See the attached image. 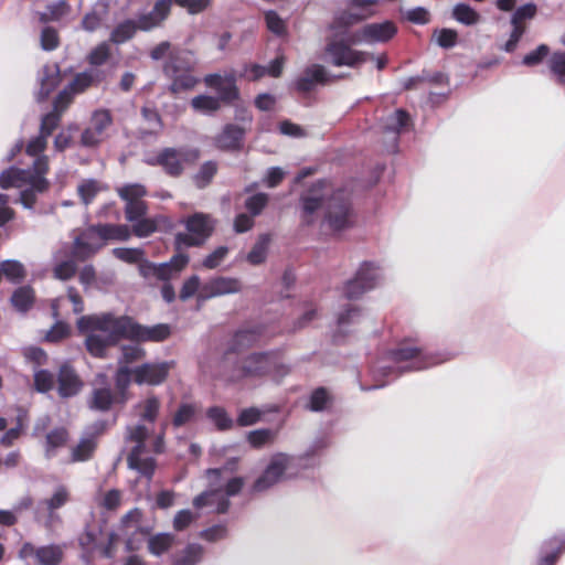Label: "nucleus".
I'll return each mask as SVG.
<instances>
[{
  "mask_svg": "<svg viewBox=\"0 0 565 565\" xmlns=\"http://www.w3.org/2000/svg\"><path fill=\"white\" fill-rule=\"evenodd\" d=\"M77 328L81 332L88 333L86 349L97 358H103L106 349L121 339L160 342L171 333L168 324L141 326L128 316H115L110 312L82 316L77 320Z\"/></svg>",
  "mask_w": 565,
  "mask_h": 565,
  "instance_id": "f257e3e1",
  "label": "nucleus"
},
{
  "mask_svg": "<svg viewBox=\"0 0 565 565\" xmlns=\"http://www.w3.org/2000/svg\"><path fill=\"white\" fill-rule=\"evenodd\" d=\"M299 218L302 226H318L322 232H340L353 224V213L347 193L335 192L326 181H318L299 199Z\"/></svg>",
  "mask_w": 565,
  "mask_h": 565,
  "instance_id": "f03ea898",
  "label": "nucleus"
},
{
  "mask_svg": "<svg viewBox=\"0 0 565 565\" xmlns=\"http://www.w3.org/2000/svg\"><path fill=\"white\" fill-rule=\"evenodd\" d=\"M47 145V137L40 134L26 145V153L36 157L30 169L9 168L0 174V186L2 189H21L19 201L25 209H32L36 202L38 194L49 189V181L45 174L49 171V159L46 156L38 157L44 151Z\"/></svg>",
  "mask_w": 565,
  "mask_h": 565,
  "instance_id": "7ed1b4c3",
  "label": "nucleus"
},
{
  "mask_svg": "<svg viewBox=\"0 0 565 565\" xmlns=\"http://www.w3.org/2000/svg\"><path fill=\"white\" fill-rule=\"evenodd\" d=\"M223 369L225 380L231 383L264 376H271L278 381L289 373V367L284 363L279 351L254 352L234 363L224 358Z\"/></svg>",
  "mask_w": 565,
  "mask_h": 565,
  "instance_id": "20e7f679",
  "label": "nucleus"
},
{
  "mask_svg": "<svg viewBox=\"0 0 565 565\" xmlns=\"http://www.w3.org/2000/svg\"><path fill=\"white\" fill-rule=\"evenodd\" d=\"M235 469L236 460L233 459L223 468L207 470L210 488L193 499L194 508L211 507L217 513H225L230 507V497L237 494L244 486L243 478L228 477Z\"/></svg>",
  "mask_w": 565,
  "mask_h": 565,
  "instance_id": "39448f33",
  "label": "nucleus"
},
{
  "mask_svg": "<svg viewBox=\"0 0 565 565\" xmlns=\"http://www.w3.org/2000/svg\"><path fill=\"white\" fill-rule=\"evenodd\" d=\"M450 358L447 354L433 353L408 343H402L396 350L391 352V360L396 363L408 362L404 366L382 365L373 371V377L377 382L370 387H362V390H374L383 387L387 382L382 381V377L396 373V376L408 371H419L437 364H440Z\"/></svg>",
  "mask_w": 565,
  "mask_h": 565,
  "instance_id": "423d86ee",
  "label": "nucleus"
},
{
  "mask_svg": "<svg viewBox=\"0 0 565 565\" xmlns=\"http://www.w3.org/2000/svg\"><path fill=\"white\" fill-rule=\"evenodd\" d=\"M324 60L337 67L349 66L352 68L360 67L372 60L376 62V67L380 71L386 66L388 61L386 54L375 57L369 52L354 50L344 41L335 39L329 40L324 46Z\"/></svg>",
  "mask_w": 565,
  "mask_h": 565,
  "instance_id": "0eeeda50",
  "label": "nucleus"
},
{
  "mask_svg": "<svg viewBox=\"0 0 565 565\" xmlns=\"http://www.w3.org/2000/svg\"><path fill=\"white\" fill-rule=\"evenodd\" d=\"M149 429L143 424H136L126 428L125 439L127 443H134L127 457L128 467L139 471L142 476L151 478L156 461L147 455L146 440L149 437Z\"/></svg>",
  "mask_w": 565,
  "mask_h": 565,
  "instance_id": "6e6552de",
  "label": "nucleus"
},
{
  "mask_svg": "<svg viewBox=\"0 0 565 565\" xmlns=\"http://www.w3.org/2000/svg\"><path fill=\"white\" fill-rule=\"evenodd\" d=\"M296 458L287 454H275L265 471L257 478L253 486L255 492H263L275 486L276 483L291 478L296 475Z\"/></svg>",
  "mask_w": 565,
  "mask_h": 565,
  "instance_id": "1a4fd4ad",
  "label": "nucleus"
},
{
  "mask_svg": "<svg viewBox=\"0 0 565 565\" xmlns=\"http://www.w3.org/2000/svg\"><path fill=\"white\" fill-rule=\"evenodd\" d=\"M200 157L198 149L164 148L157 156L147 159L150 166H159L170 177H179L188 164L194 163Z\"/></svg>",
  "mask_w": 565,
  "mask_h": 565,
  "instance_id": "9d476101",
  "label": "nucleus"
},
{
  "mask_svg": "<svg viewBox=\"0 0 565 565\" xmlns=\"http://www.w3.org/2000/svg\"><path fill=\"white\" fill-rule=\"evenodd\" d=\"M186 233L175 235L178 248L200 246L211 236L214 230V222L207 214L195 213L185 221Z\"/></svg>",
  "mask_w": 565,
  "mask_h": 565,
  "instance_id": "9b49d317",
  "label": "nucleus"
},
{
  "mask_svg": "<svg viewBox=\"0 0 565 565\" xmlns=\"http://www.w3.org/2000/svg\"><path fill=\"white\" fill-rule=\"evenodd\" d=\"M397 32L392 21H383L380 23H367L362 28L353 31L348 36L347 44H374L390 41Z\"/></svg>",
  "mask_w": 565,
  "mask_h": 565,
  "instance_id": "f8f14e48",
  "label": "nucleus"
},
{
  "mask_svg": "<svg viewBox=\"0 0 565 565\" xmlns=\"http://www.w3.org/2000/svg\"><path fill=\"white\" fill-rule=\"evenodd\" d=\"M114 404H119V398L111 390L108 376L105 373L96 374L92 382L87 406L89 409L105 413L110 411Z\"/></svg>",
  "mask_w": 565,
  "mask_h": 565,
  "instance_id": "ddd939ff",
  "label": "nucleus"
},
{
  "mask_svg": "<svg viewBox=\"0 0 565 565\" xmlns=\"http://www.w3.org/2000/svg\"><path fill=\"white\" fill-rule=\"evenodd\" d=\"M105 245L100 225H93L83 230L74 237L72 256L77 260H86L95 255Z\"/></svg>",
  "mask_w": 565,
  "mask_h": 565,
  "instance_id": "4468645a",
  "label": "nucleus"
},
{
  "mask_svg": "<svg viewBox=\"0 0 565 565\" xmlns=\"http://www.w3.org/2000/svg\"><path fill=\"white\" fill-rule=\"evenodd\" d=\"M381 278L379 268L373 263L365 262L361 265L353 279L347 282L344 295L348 299L361 297L364 292L373 289Z\"/></svg>",
  "mask_w": 565,
  "mask_h": 565,
  "instance_id": "2eb2a0df",
  "label": "nucleus"
},
{
  "mask_svg": "<svg viewBox=\"0 0 565 565\" xmlns=\"http://www.w3.org/2000/svg\"><path fill=\"white\" fill-rule=\"evenodd\" d=\"M189 263V257L184 254H178L169 263L153 264L149 262H141L139 270L146 279L156 278L161 281H169L177 277L179 273Z\"/></svg>",
  "mask_w": 565,
  "mask_h": 565,
  "instance_id": "dca6fc26",
  "label": "nucleus"
},
{
  "mask_svg": "<svg viewBox=\"0 0 565 565\" xmlns=\"http://www.w3.org/2000/svg\"><path fill=\"white\" fill-rule=\"evenodd\" d=\"M411 126L409 115L403 109H396L381 119V129L388 151L396 150L399 134Z\"/></svg>",
  "mask_w": 565,
  "mask_h": 565,
  "instance_id": "f3484780",
  "label": "nucleus"
},
{
  "mask_svg": "<svg viewBox=\"0 0 565 565\" xmlns=\"http://www.w3.org/2000/svg\"><path fill=\"white\" fill-rule=\"evenodd\" d=\"M113 124L110 111L98 109L93 113L88 127L82 132L81 142L85 147H95L107 137Z\"/></svg>",
  "mask_w": 565,
  "mask_h": 565,
  "instance_id": "a211bd4d",
  "label": "nucleus"
},
{
  "mask_svg": "<svg viewBox=\"0 0 565 565\" xmlns=\"http://www.w3.org/2000/svg\"><path fill=\"white\" fill-rule=\"evenodd\" d=\"M19 557L24 561L33 558L36 565H58L63 559V550L55 544L36 547L25 542L19 551Z\"/></svg>",
  "mask_w": 565,
  "mask_h": 565,
  "instance_id": "6ab92c4d",
  "label": "nucleus"
},
{
  "mask_svg": "<svg viewBox=\"0 0 565 565\" xmlns=\"http://www.w3.org/2000/svg\"><path fill=\"white\" fill-rule=\"evenodd\" d=\"M173 362L143 363L134 369V381L138 385H160L166 381Z\"/></svg>",
  "mask_w": 565,
  "mask_h": 565,
  "instance_id": "aec40b11",
  "label": "nucleus"
},
{
  "mask_svg": "<svg viewBox=\"0 0 565 565\" xmlns=\"http://www.w3.org/2000/svg\"><path fill=\"white\" fill-rule=\"evenodd\" d=\"M173 0H157L152 9L137 15L139 30L143 32L162 26L169 18Z\"/></svg>",
  "mask_w": 565,
  "mask_h": 565,
  "instance_id": "412c9836",
  "label": "nucleus"
},
{
  "mask_svg": "<svg viewBox=\"0 0 565 565\" xmlns=\"http://www.w3.org/2000/svg\"><path fill=\"white\" fill-rule=\"evenodd\" d=\"M242 284L238 279L232 277H215L202 285L199 294V300L204 301L214 297L241 291Z\"/></svg>",
  "mask_w": 565,
  "mask_h": 565,
  "instance_id": "4be33fe9",
  "label": "nucleus"
},
{
  "mask_svg": "<svg viewBox=\"0 0 565 565\" xmlns=\"http://www.w3.org/2000/svg\"><path fill=\"white\" fill-rule=\"evenodd\" d=\"M204 83L217 92L220 102L231 103L239 96L236 78L233 74L225 76L210 74L205 76Z\"/></svg>",
  "mask_w": 565,
  "mask_h": 565,
  "instance_id": "5701e85b",
  "label": "nucleus"
},
{
  "mask_svg": "<svg viewBox=\"0 0 565 565\" xmlns=\"http://www.w3.org/2000/svg\"><path fill=\"white\" fill-rule=\"evenodd\" d=\"M247 127L227 124L221 132L215 136L214 142L218 149L227 151L241 150L244 145V138Z\"/></svg>",
  "mask_w": 565,
  "mask_h": 565,
  "instance_id": "b1692460",
  "label": "nucleus"
},
{
  "mask_svg": "<svg viewBox=\"0 0 565 565\" xmlns=\"http://www.w3.org/2000/svg\"><path fill=\"white\" fill-rule=\"evenodd\" d=\"M141 511L134 509L125 514L121 519L122 535L126 536V548L128 551H135L139 547V543L135 539L136 534H148V530L143 529L141 525Z\"/></svg>",
  "mask_w": 565,
  "mask_h": 565,
  "instance_id": "393cba45",
  "label": "nucleus"
},
{
  "mask_svg": "<svg viewBox=\"0 0 565 565\" xmlns=\"http://www.w3.org/2000/svg\"><path fill=\"white\" fill-rule=\"evenodd\" d=\"M68 105L70 92L62 90L54 100L53 110L42 117L40 134L49 138L58 126L62 113L68 107Z\"/></svg>",
  "mask_w": 565,
  "mask_h": 565,
  "instance_id": "a878e982",
  "label": "nucleus"
},
{
  "mask_svg": "<svg viewBox=\"0 0 565 565\" xmlns=\"http://www.w3.org/2000/svg\"><path fill=\"white\" fill-rule=\"evenodd\" d=\"M367 15L369 13H358L351 10H344L342 12H339L329 25L330 30L334 31V34L328 38L327 41L335 39L348 42V36L350 35V33L348 34L345 30L351 25L364 20ZM328 42H326V44Z\"/></svg>",
  "mask_w": 565,
  "mask_h": 565,
  "instance_id": "bb28decb",
  "label": "nucleus"
},
{
  "mask_svg": "<svg viewBox=\"0 0 565 565\" xmlns=\"http://www.w3.org/2000/svg\"><path fill=\"white\" fill-rule=\"evenodd\" d=\"M330 81L327 70L320 64L308 66L296 79V89L300 93H309L318 84H326Z\"/></svg>",
  "mask_w": 565,
  "mask_h": 565,
  "instance_id": "cd10ccee",
  "label": "nucleus"
},
{
  "mask_svg": "<svg viewBox=\"0 0 565 565\" xmlns=\"http://www.w3.org/2000/svg\"><path fill=\"white\" fill-rule=\"evenodd\" d=\"M263 337V330L259 327L243 328L233 335L225 358L231 353L245 351L257 344Z\"/></svg>",
  "mask_w": 565,
  "mask_h": 565,
  "instance_id": "c85d7f7f",
  "label": "nucleus"
},
{
  "mask_svg": "<svg viewBox=\"0 0 565 565\" xmlns=\"http://www.w3.org/2000/svg\"><path fill=\"white\" fill-rule=\"evenodd\" d=\"M58 394L61 397L67 398L75 396L83 387V382L70 364H63L60 367L58 376Z\"/></svg>",
  "mask_w": 565,
  "mask_h": 565,
  "instance_id": "c756f323",
  "label": "nucleus"
},
{
  "mask_svg": "<svg viewBox=\"0 0 565 565\" xmlns=\"http://www.w3.org/2000/svg\"><path fill=\"white\" fill-rule=\"evenodd\" d=\"M40 89L36 99L42 102L55 89L60 83V67L57 64L44 65L39 73Z\"/></svg>",
  "mask_w": 565,
  "mask_h": 565,
  "instance_id": "7c9ffc66",
  "label": "nucleus"
},
{
  "mask_svg": "<svg viewBox=\"0 0 565 565\" xmlns=\"http://www.w3.org/2000/svg\"><path fill=\"white\" fill-rule=\"evenodd\" d=\"M195 64L194 55L190 51L177 50L170 54L169 61L166 63L163 70L166 75L175 74L179 72L193 71Z\"/></svg>",
  "mask_w": 565,
  "mask_h": 565,
  "instance_id": "2f4dec72",
  "label": "nucleus"
},
{
  "mask_svg": "<svg viewBox=\"0 0 565 565\" xmlns=\"http://www.w3.org/2000/svg\"><path fill=\"white\" fill-rule=\"evenodd\" d=\"M161 408V401L151 394L132 406L134 415L142 422L154 423Z\"/></svg>",
  "mask_w": 565,
  "mask_h": 565,
  "instance_id": "473e14b6",
  "label": "nucleus"
},
{
  "mask_svg": "<svg viewBox=\"0 0 565 565\" xmlns=\"http://www.w3.org/2000/svg\"><path fill=\"white\" fill-rule=\"evenodd\" d=\"M35 300V294L31 286H22L15 289L11 296V305L13 308L21 312L25 313L28 312Z\"/></svg>",
  "mask_w": 565,
  "mask_h": 565,
  "instance_id": "72a5a7b5",
  "label": "nucleus"
},
{
  "mask_svg": "<svg viewBox=\"0 0 565 565\" xmlns=\"http://www.w3.org/2000/svg\"><path fill=\"white\" fill-rule=\"evenodd\" d=\"M131 376H134V370H130L127 365L118 367L115 373V387L114 392L118 398L119 404H125L129 399L128 388L131 383Z\"/></svg>",
  "mask_w": 565,
  "mask_h": 565,
  "instance_id": "f704fd0d",
  "label": "nucleus"
},
{
  "mask_svg": "<svg viewBox=\"0 0 565 565\" xmlns=\"http://www.w3.org/2000/svg\"><path fill=\"white\" fill-rule=\"evenodd\" d=\"M139 30L138 20H125L116 25V28L110 33V41L116 44L125 43L130 40L136 31Z\"/></svg>",
  "mask_w": 565,
  "mask_h": 565,
  "instance_id": "c9c22d12",
  "label": "nucleus"
},
{
  "mask_svg": "<svg viewBox=\"0 0 565 565\" xmlns=\"http://www.w3.org/2000/svg\"><path fill=\"white\" fill-rule=\"evenodd\" d=\"M193 71L179 72L175 74H167L172 83L169 87L171 93L178 94L183 90L192 89L199 79L192 74Z\"/></svg>",
  "mask_w": 565,
  "mask_h": 565,
  "instance_id": "e433bc0d",
  "label": "nucleus"
},
{
  "mask_svg": "<svg viewBox=\"0 0 565 565\" xmlns=\"http://www.w3.org/2000/svg\"><path fill=\"white\" fill-rule=\"evenodd\" d=\"M3 277L12 284H19L26 277L24 265L15 259H8L0 263Z\"/></svg>",
  "mask_w": 565,
  "mask_h": 565,
  "instance_id": "4c0bfd02",
  "label": "nucleus"
},
{
  "mask_svg": "<svg viewBox=\"0 0 565 565\" xmlns=\"http://www.w3.org/2000/svg\"><path fill=\"white\" fill-rule=\"evenodd\" d=\"M269 242V235H260L250 252L246 255V260L254 266L263 264L267 258Z\"/></svg>",
  "mask_w": 565,
  "mask_h": 565,
  "instance_id": "58836bf2",
  "label": "nucleus"
},
{
  "mask_svg": "<svg viewBox=\"0 0 565 565\" xmlns=\"http://www.w3.org/2000/svg\"><path fill=\"white\" fill-rule=\"evenodd\" d=\"M192 108L203 115H213L221 109V102L217 97L199 95L191 99Z\"/></svg>",
  "mask_w": 565,
  "mask_h": 565,
  "instance_id": "ea45409f",
  "label": "nucleus"
},
{
  "mask_svg": "<svg viewBox=\"0 0 565 565\" xmlns=\"http://www.w3.org/2000/svg\"><path fill=\"white\" fill-rule=\"evenodd\" d=\"M174 535L171 533H159L148 540V550L151 554L160 556L170 550L174 543Z\"/></svg>",
  "mask_w": 565,
  "mask_h": 565,
  "instance_id": "a19ab883",
  "label": "nucleus"
},
{
  "mask_svg": "<svg viewBox=\"0 0 565 565\" xmlns=\"http://www.w3.org/2000/svg\"><path fill=\"white\" fill-rule=\"evenodd\" d=\"M203 555V548L199 544H189L182 552L177 554L173 565H195Z\"/></svg>",
  "mask_w": 565,
  "mask_h": 565,
  "instance_id": "79ce46f5",
  "label": "nucleus"
},
{
  "mask_svg": "<svg viewBox=\"0 0 565 565\" xmlns=\"http://www.w3.org/2000/svg\"><path fill=\"white\" fill-rule=\"evenodd\" d=\"M452 17L465 25H475L480 21V14L470 6L465 3L455 6Z\"/></svg>",
  "mask_w": 565,
  "mask_h": 565,
  "instance_id": "37998d69",
  "label": "nucleus"
},
{
  "mask_svg": "<svg viewBox=\"0 0 565 565\" xmlns=\"http://www.w3.org/2000/svg\"><path fill=\"white\" fill-rule=\"evenodd\" d=\"M102 190L103 185L94 179L83 180L77 186V193L85 205L92 203Z\"/></svg>",
  "mask_w": 565,
  "mask_h": 565,
  "instance_id": "c03bdc74",
  "label": "nucleus"
},
{
  "mask_svg": "<svg viewBox=\"0 0 565 565\" xmlns=\"http://www.w3.org/2000/svg\"><path fill=\"white\" fill-rule=\"evenodd\" d=\"M70 500V492L64 486H60L55 489L53 494L40 502V507H43L45 510L56 511L57 509L65 505Z\"/></svg>",
  "mask_w": 565,
  "mask_h": 565,
  "instance_id": "a18cd8bd",
  "label": "nucleus"
},
{
  "mask_svg": "<svg viewBox=\"0 0 565 565\" xmlns=\"http://www.w3.org/2000/svg\"><path fill=\"white\" fill-rule=\"evenodd\" d=\"M95 81V72L87 71L81 74H77L73 82L65 87L63 90L70 92V103L72 102L75 94L83 92L85 88L90 86Z\"/></svg>",
  "mask_w": 565,
  "mask_h": 565,
  "instance_id": "49530a36",
  "label": "nucleus"
},
{
  "mask_svg": "<svg viewBox=\"0 0 565 565\" xmlns=\"http://www.w3.org/2000/svg\"><path fill=\"white\" fill-rule=\"evenodd\" d=\"M105 239L107 241H127L130 237V230L127 225L99 224Z\"/></svg>",
  "mask_w": 565,
  "mask_h": 565,
  "instance_id": "de8ad7c7",
  "label": "nucleus"
},
{
  "mask_svg": "<svg viewBox=\"0 0 565 565\" xmlns=\"http://www.w3.org/2000/svg\"><path fill=\"white\" fill-rule=\"evenodd\" d=\"M117 193L126 203L141 201L147 195L146 188L140 183L125 184L117 189Z\"/></svg>",
  "mask_w": 565,
  "mask_h": 565,
  "instance_id": "09e8293b",
  "label": "nucleus"
},
{
  "mask_svg": "<svg viewBox=\"0 0 565 565\" xmlns=\"http://www.w3.org/2000/svg\"><path fill=\"white\" fill-rule=\"evenodd\" d=\"M96 448V441L93 436L83 438L72 450L73 461H85L90 458Z\"/></svg>",
  "mask_w": 565,
  "mask_h": 565,
  "instance_id": "8fccbe9b",
  "label": "nucleus"
},
{
  "mask_svg": "<svg viewBox=\"0 0 565 565\" xmlns=\"http://www.w3.org/2000/svg\"><path fill=\"white\" fill-rule=\"evenodd\" d=\"M207 418L215 424L220 430L230 429L233 426L232 418L226 411L218 406L210 407L206 412Z\"/></svg>",
  "mask_w": 565,
  "mask_h": 565,
  "instance_id": "3c124183",
  "label": "nucleus"
},
{
  "mask_svg": "<svg viewBox=\"0 0 565 565\" xmlns=\"http://www.w3.org/2000/svg\"><path fill=\"white\" fill-rule=\"evenodd\" d=\"M67 441V431L64 428H56L46 436V456H54L55 449L64 446Z\"/></svg>",
  "mask_w": 565,
  "mask_h": 565,
  "instance_id": "603ef678",
  "label": "nucleus"
},
{
  "mask_svg": "<svg viewBox=\"0 0 565 565\" xmlns=\"http://www.w3.org/2000/svg\"><path fill=\"white\" fill-rule=\"evenodd\" d=\"M217 171V166L213 161H207L203 163L198 171V173L193 177L194 183L198 188H205Z\"/></svg>",
  "mask_w": 565,
  "mask_h": 565,
  "instance_id": "864d4df0",
  "label": "nucleus"
},
{
  "mask_svg": "<svg viewBox=\"0 0 565 565\" xmlns=\"http://www.w3.org/2000/svg\"><path fill=\"white\" fill-rule=\"evenodd\" d=\"M70 11V6L61 0L55 3L49 4L47 10L40 14L41 22L57 21Z\"/></svg>",
  "mask_w": 565,
  "mask_h": 565,
  "instance_id": "5fc2aeb1",
  "label": "nucleus"
},
{
  "mask_svg": "<svg viewBox=\"0 0 565 565\" xmlns=\"http://www.w3.org/2000/svg\"><path fill=\"white\" fill-rule=\"evenodd\" d=\"M550 70L557 83L565 85V52H555L550 58Z\"/></svg>",
  "mask_w": 565,
  "mask_h": 565,
  "instance_id": "6e6d98bb",
  "label": "nucleus"
},
{
  "mask_svg": "<svg viewBox=\"0 0 565 565\" xmlns=\"http://www.w3.org/2000/svg\"><path fill=\"white\" fill-rule=\"evenodd\" d=\"M158 228L154 218H147L145 216L135 220L132 225V232L138 237H148L154 233Z\"/></svg>",
  "mask_w": 565,
  "mask_h": 565,
  "instance_id": "4d7b16f0",
  "label": "nucleus"
},
{
  "mask_svg": "<svg viewBox=\"0 0 565 565\" xmlns=\"http://www.w3.org/2000/svg\"><path fill=\"white\" fill-rule=\"evenodd\" d=\"M275 437L276 431L271 429H257L248 434L247 440L253 447L260 448L266 444L273 443Z\"/></svg>",
  "mask_w": 565,
  "mask_h": 565,
  "instance_id": "13d9d810",
  "label": "nucleus"
},
{
  "mask_svg": "<svg viewBox=\"0 0 565 565\" xmlns=\"http://www.w3.org/2000/svg\"><path fill=\"white\" fill-rule=\"evenodd\" d=\"M362 312L356 306H349L338 315V326L340 329L358 323L361 320Z\"/></svg>",
  "mask_w": 565,
  "mask_h": 565,
  "instance_id": "bf43d9fd",
  "label": "nucleus"
},
{
  "mask_svg": "<svg viewBox=\"0 0 565 565\" xmlns=\"http://www.w3.org/2000/svg\"><path fill=\"white\" fill-rule=\"evenodd\" d=\"M195 412L196 408L194 405L188 403L181 404L172 418L173 426L181 427L185 425L186 423L192 420V418L195 415Z\"/></svg>",
  "mask_w": 565,
  "mask_h": 565,
  "instance_id": "052dcab7",
  "label": "nucleus"
},
{
  "mask_svg": "<svg viewBox=\"0 0 565 565\" xmlns=\"http://www.w3.org/2000/svg\"><path fill=\"white\" fill-rule=\"evenodd\" d=\"M54 375L46 370H39L34 372V385L36 391L46 393L54 386Z\"/></svg>",
  "mask_w": 565,
  "mask_h": 565,
  "instance_id": "680f3d73",
  "label": "nucleus"
},
{
  "mask_svg": "<svg viewBox=\"0 0 565 565\" xmlns=\"http://www.w3.org/2000/svg\"><path fill=\"white\" fill-rule=\"evenodd\" d=\"M147 212L148 205L143 200L126 203L125 216L129 222H134L135 220L146 216Z\"/></svg>",
  "mask_w": 565,
  "mask_h": 565,
  "instance_id": "e2e57ef3",
  "label": "nucleus"
},
{
  "mask_svg": "<svg viewBox=\"0 0 565 565\" xmlns=\"http://www.w3.org/2000/svg\"><path fill=\"white\" fill-rule=\"evenodd\" d=\"M76 264L73 259L63 260L54 266L53 275L56 279L68 280L76 273Z\"/></svg>",
  "mask_w": 565,
  "mask_h": 565,
  "instance_id": "0e129e2a",
  "label": "nucleus"
},
{
  "mask_svg": "<svg viewBox=\"0 0 565 565\" xmlns=\"http://www.w3.org/2000/svg\"><path fill=\"white\" fill-rule=\"evenodd\" d=\"M199 519V513L189 509L180 510L173 519V529L175 531L185 530L191 523Z\"/></svg>",
  "mask_w": 565,
  "mask_h": 565,
  "instance_id": "69168bd1",
  "label": "nucleus"
},
{
  "mask_svg": "<svg viewBox=\"0 0 565 565\" xmlns=\"http://www.w3.org/2000/svg\"><path fill=\"white\" fill-rule=\"evenodd\" d=\"M228 254L226 246H220L209 254L202 262V266L207 269H214L218 267Z\"/></svg>",
  "mask_w": 565,
  "mask_h": 565,
  "instance_id": "338daca9",
  "label": "nucleus"
},
{
  "mask_svg": "<svg viewBox=\"0 0 565 565\" xmlns=\"http://www.w3.org/2000/svg\"><path fill=\"white\" fill-rule=\"evenodd\" d=\"M60 44L57 31L51 26H45L41 32V46L45 51H53Z\"/></svg>",
  "mask_w": 565,
  "mask_h": 565,
  "instance_id": "774afa93",
  "label": "nucleus"
}]
</instances>
